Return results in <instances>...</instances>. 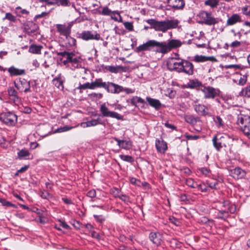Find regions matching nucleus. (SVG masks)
<instances>
[{
  "mask_svg": "<svg viewBox=\"0 0 250 250\" xmlns=\"http://www.w3.org/2000/svg\"><path fill=\"white\" fill-rule=\"evenodd\" d=\"M182 45L180 40L172 39L167 42H159L155 40H149L146 43L138 46L136 50L137 52L144 51H150L152 48L155 47L154 51L156 53L163 55L167 54L173 49L179 47Z\"/></svg>",
  "mask_w": 250,
  "mask_h": 250,
  "instance_id": "nucleus-1",
  "label": "nucleus"
},
{
  "mask_svg": "<svg viewBox=\"0 0 250 250\" xmlns=\"http://www.w3.org/2000/svg\"><path fill=\"white\" fill-rule=\"evenodd\" d=\"M167 66L170 71H175L178 73L183 72L188 75L193 74V64L188 61L180 58H171L167 62Z\"/></svg>",
  "mask_w": 250,
  "mask_h": 250,
  "instance_id": "nucleus-2",
  "label": "nucleus"
},
{
  "mask_svg": "<svg viewBox=\"0 0 250 250\" xmlns=\"http://www.w3.org/2000/svg\"><path fill=\"white\" fill-rule=\"evenodd\" d=\"M146 22L151 25L150 28L154 29L157 31L166 32L169 29L176 28L179 23L178 20H167L165 21H158L155 19H151L146 21Z\"/></svg>",
  "mask_w": 250,
  "mask_h": 250,
  "instance_id": "nucleus-3",
  "label": "nucleus"
},
{
  "mask_svg": "<svg viewBox=\"0 0 250 250\" xmlns=\"http://www.w3.org/2000/svg\"><path fill=\"white\" fill-rule=\"evenodd\" d=\"M237 124L244 134L250 139V117L242 114L238 116Z\"/></svg>",
  "mask_w": 250,
  "mask_h": 250,
  "instance_id": "nucleus-4",
  "label": "nucleus"
},
{
  "mask_svg": "<svg viewBox=\"0 0 250 250\" xmlns=\"http://www.w3.org/2000/svg\"><path fill=\"white\" fill-rule=\"evenodd\" d=\"M197 16L200 20L199 23L208 25L217 24L219 22V19L213 17L211 12H207L205 11H201Z\"/></svg>",
  "mask_w": 250,
  "mask_h": 250,
  "instance_id": "nucleus-5",
  "label": "nucleus"
},
{
  "mask_svg": "<svg viewBox=\"0 0 250 250\" xmlns=\"http://www.w3.org/2000/svg\"><path fill=\"white\" fill-rule=\"evenodd\" d=\"M57 54L58 56L62 57L61 58V60H62V58H66V59L62 62L64 65H66L68 63L70 62L73 65H74L75 68L78 67L79 60L78 58L74 57L75 54L73 52L64 51L63 52H57Z\"/></svg>",
  "mask_w": 250,
  "mask_h": 250,
  "instance_id": "nucleus-6",
  "label": "nucleus"
},
{
  "mask_svg": "<svg viewBox=\"0 0 250 250\" xmlns=\"http://www.w3.org/2000/svg\"><path fill=\"white\" fill-rule=\"evenodd\" d=\"M100 111L103 117H110L116 119L118 120H123V116L114 111H110L105 104H103L100 105Z\"/></svg>",
  "mask_w": 250,
  "mask_h": 250,
  "instance_id": "nucleus-7",
  "label": "nucleus"
},
{
  "mask_svg": "<svg viewBox=\"0 0 250 250\" xmlns=\"http://www.w3.org/2000/svg\"><path fill=\"white\" fill-rule=\"evenodd\" d=\"M14 85L20 92H31L30 82L24 79H20L18 83L14 82Z\"/></svg>",
  "mask_w": 250,
  "mask_h": 250,
  "instance_id": "nucleus-8",
  "label": "nucleus"
},
{
  "mask_svg": "<svg viewBox=\"0 0 250 250\" xmlns=\"http://www.w3.org/2000/svg\"><path fill=\"white\" fill-rule=\"evenodd\" d=\"M202 91L206 99H213L218 95L219 93V90L210 86L204 87Z\"/></svg>",
  "mask_w": 250,
  "mask_h": 250,
  "instance_id": "nucleus-9",
  "label": "nucleus"
},
{
  "mask_svg": "<svg viewBox=\"0 0 250 250\" xmlns=\"http://www.w3.org/2000/svg\"><path fill=\"white\" fill-rule=\"evenodd\" d=\"M81 38L83 40L88 41L90 40H99L101 38L100 35L96 32L90 31H83L81 34Z\"/></svg>",
  "mask_w": 250,
  "mask_h": 250,
  "instance_id": "nucleus-10",
  "label": "nucleus"
},
{
  "mask_svg": "<svg viewBox=\"0 0 250 250\" xmlns=\"http://www.w3.org/2000/svg\"><path fill=\"white\" fill-rule=\"evenodd\" d=\"M71 27L72 25L70 23H69L68 25L60 24L56 25L57 30L59 32L60 34L65 37L70 35Z\"/></svg>",
  "mask_w": 250,
  "mask_h": 250,
  "instance_id": "nucleus-11",
  "label": "nucleus"
},
{
  "mask_svg": "<svg viewBox=\"0 0 250 250\" xmlns=\"http://www.w3.org/2000/svg\"><path fill=\"white\" fill-rule=\"evenodd\" d=\"M1 118H3V121L7 124L12 125L17 120V116L13 113L6 112L1 114Z\"/></svg>",
  "mask_w": 250,
  "mask_h": 250,
  "instance_id": "nucleus-12",
  "label": "nucleus"
},
{
  "mask_svg": "<svg viewBox=\"0 0 250 250\" xmlns=\"http://www.w3.org/2000/svg\"><path fill=\"white\" fill-rule=\"evenodd\" d=\"M106 90L108 92L112 93H119L120 92L123 91L124 87L121 85L115 84L111 82L107 83Z\"/></svg>",
  "mask_w": 250,
  "mask_h": 250,
  "instance_id": "nucleus-13",
  "label": "nucleus"
},
{
  "mask_svg": "<svg viewBox=\"0 0 250 250\" xmlns=\"http://www.w3.org/2000/svg\"><path fill=\"white\" fill-rule=\"evenodd\" d=\"M169 6L175 9H182L185 6L184 0H167Z\"/></svg>",
  "mask_w": 250,
  "mask_h": 250,
  "instance_id": "nucleus-14",
  "label": "nucleus"
},
{
  "mask_svg": "<svg viewBox=\"0 0 250 250\" xmlns=\"http://www.w3.org/2000/svg\"><path fill=\"white\" fill-rule=\"evenodd\" d=\"M230 175L235 179H241L245 177L246 172L241 168L237 167L229 171Z\"/></svg>",
  "mask_w": 250,
  "mask_h": 250,
  "instance_id": "nucleus-15",
  "label": "nucleus"
},
{
  "mask_svg": "<svg viewBox=\"0 0 250 250\" xmlns=\"http://www.w3.org/2000/svg\"><path fill=\"white\" fill-rule=\"evenodd\" d=\"M113 139L117 142L118 146L122 149L129 150L132 147V143L130 141L121 140L116 137L113 138Z\"/></svg>",
  "mask_w": 250,
  "mask_h": 250,
  "instance_id": "nucleus-16",
  "label": "nucleus"
},
{
  "mask_svg": "<svg viewBox=\"0 0 250 250\" xmlns=\"http://www.w3.org/2000/svg\"><path fill=\"white\" fill-rule=\"evenodd\" d=\"M8 72L11 77L24 75L25 74V69H19L14 66L10 67L8 69Z\"/></svg>",
  "mask_w": 250,
  "mask_h": 250,
  "instance_id": "nucleus-17",
  "label": "nucleus"
},
{
  "mask_svg": "<svg viewBox=\"0 0 250 250\" xmlns=\"http://www.w3.org/2000/svg\"><path fill=\"white\" fill-rule=\"evenodd\" d=\"M193 61L197 62H203L207 61L216 62V59L213 56L207 57L203 55H195L194 57Z\"/></svg>",
  "mask_w": 250,
  "mask_h": 250,
  "instance_id": "nucleus-18",
  "label": "nucleus"
},
{
  "mask_svg": "<svg viewBox=\"0 0 250 250\" xmlns=\"http://www.w3.org/2000/svg\"><path fill=\"white\" fill-rule=\"evenodd\" d=\"M24 28L27 33H33L38 30V26L32 21H27L24 24Z\"/></svg>",
  "mask_w": 250,
  "mask_h": 250,
  "instance_id": "nucleus-19",
  "label": "nucleus"
},
{
  "mask_svg": "<svg viewBox=\"0 0 250 250\" xmlns=\"http://www.w3.org/2000/svg\"><path fill=\"white\" fill-rule=\"evenodd\" d=\"M242 21L241 17L238 14H233L228 18L227 21V25H233L236 23Z\"/></svg>",
  "mask_w": 250,
  "mask_h": 250,
  "instance_id": "nucleus-20",
  "label": "nucleus"
},
{
  "mask_svg": "<svg viewBox=\"0 0 250 250\" xmlns=\"http://www.w3.org/2000/svg\"><path fill=\"white\" fill-rule=\"evenodd\" d=\"M65 78L61 74H59L57 77L53 80V84L59 89L62 90L64 88L63 83Z\"/></svg>",
  "mask_w": 250,
  "mask_h": 250,
  "instance_id": "nucleus-21",
  "label": "nucleus"
},
{
  "mask_svg": "<svg viewBox=\"0 0 250 250\" xmlns=\"http://www.w3.org/2000/svg\"><path fill=\"white\" fill-rule=\"evenodd\" d=\"M155 146L157 151L161 153H165L167 149V143L162 140L157 139L155 142Z\"/></svg>",
  "mask_w": 250,
  "mask_h": 250,
  "instance_id": "nucleus-22",
  "label": "nucleus"
},
{
  "mask_svg": "<svg viewBox=\"0 0 250 250\" xmlns=\"http://www.w3.org/2000/svg\"><path fill=\"white\" fill-rule=\"evenodd\" d=\"M194 108L195 111L200 115L206 116L208 114V108L203 104H195Z\"/></svg>",
  "mask_w": 250,
  "mask_h": 250,
  "instance_id": "nucleus-23",
  "label": "nucleus"
},
{
  "mask_svg": "<svg viewBox=\"0 0 250 250\" xmlns=\"http://www.w3.org/2000/svg\"><path fill=\"white\" fill-rule=\"evenodd\" d=\"M149 239L153 244L158 246L162 242V235L159 232H151L149 234Z\"/></svg>",
  "mask_w": 250,
  "mask_h": 250,
  "instance_id": "nucleus-24",
  "label": "nucleus"
},
{
  "mask_svg": "<svg viewBox=\"0 0 250 250\" xmlns=\"http://www.w3.org/2000/svg\"><path fill=\"white\" fill-rule=\"evenodd\" d=\"M146 101L148 104L152 107L155 108V109L158 110L162 106V104L159 100L147 97L146 98Z\"/></svg>",
  "mask_w": 250,
  "mask_h": 250,
  "instance_id": "nucleus-25",
  "label": "nucleus"
},
{
  "mask_svg": "<svg viewBox=\"0 0 250 250\" xmlns=\"http://www.w3.org/2000/svg\"><path fill=\"white\" fill-rule=\"evenodd\" d=\"M100 124V119L98 118L97 119H92L85 122H83L81 124V126L83 128L88 127L91 126H94Z\"/></svg>",
  "mask_w": 250,
  "mask_h": 250,
  "instance_id": "nucleus-26",
  "label": "nucleus"
},
{
  "mask_svg": "<svg viewBox=\"0 0 250 250\" xmlns=\"http://www.w3.org/2000/svg\"><path fill=\"white\" fill-rule=\"evenodd\" d=\"M7 92L11 99L14 100L15 102L19 100V98L18 96V92L13 87H8Z\"/></svg>",
  "mask_w": 250,
  "mask_h": 250,
  "instance_id": "nucleus-27",
  "label": "nucleus"
},
{
  "mask_svg": "<svg viewBox=\"0 0 250 250\" xmlns=\"http://www.w3.org/2000/svg\"><path fill=\"white\" fill-rule=\"evenodd\" d=\"M223 207L227 208V211L230 213H234L236 211V206L234 205L231 204L229 201H224L223 202Z\"/></svg>",
  "mask_w": 250,
  "mask_h": 250,
  "instance_id": "nucleus-28",
  "label": "nucleus"
},
{
  "mask_svg": "<svg viewBox=\"0 0 250 250\" xmlns=\"http://www.w3.org/2000/svg\"><path fill=\"white\" fill-rule=\"evenodd\" d=\"M92 85L93 89L97 87H103L107 89V83L103 82L101 79H96L94 82H92Z\"/></svg>",
  "mask_w": 250,
  "mask_h": 250,
  "instance_id": "nucleus-29",
  "label": "nucleus"
},
{
  "mask_svg": "<svg viewBox=\"0 0 250 250\" xmlns=\"http://www.w3.org/2000/svg\"><path fill=\"white\" fill-rule=\"evenodd\" d=\"M42 47L41 45L32 44L29 46V52L33 54H40L41 53Z\"/></svg>",
  "mask_w": 250,
  "mask_h": 250,
  "instance_id": "nucleus-30",
  "label": "nucleus"
},
{
  "mask_svg": "<svg viewBox=\"0 0 250 250\" xmlns=\"http://www.w3.org/2000/svg\"><path fill=\"white\" fill-rule=\"evenodd\" d=\"M229 212L225 210H219L216 215V218L226 220L229 217Z\"/></svg>",
  "mask_w": 250,
  "mask_h": 250,
  "instance_id": "nucleus-31",
  "label": "nucleus"
},
{
  "mask_svg": "<svg viewBox=\"0 0 250 250\" xmlns=\"http://www.w3.org/2000/svg\"><path fill=\"white\" fill-rule=\"evenodd\" d=\"M29 155V152L25 149L21 150L18 153V156L20 159H27V157H28Z\"/></svg>",
  "mask_w": 250,
  "mask_h": 250,
  "instance_id": "nucleus-32",
  "label": "nucleus"
},
{
  "mask_svg": "<svg viewBox=\"0 0 250 250\" xmlns=\"http://www.w3.org/2000/svg\"><path fill=\"white\" fill-rule=\"evenodd\" d=\"M137 103H141L142 104H144L145 103V101L141 98V97L137 96H134L131 99V104L133 105H135L137 106Z\"/></svg>",
  "mask_w": 250,
  "mask_h": 250,
  "instance_id": "nucleus-33",
  "label": "nucleus"
},
{
  "mask_svg": "<svg viewBox=\"0 0 250 250\" xmlns=\"http://www.w3.org/2000/svg\"><path fill=\"white\" fill-rule=\"evenodd\" d=\"M220 0H207L205 1V5L209 6L211 8L216 7L219 2Z\"/></svg>",
  "mask_w": 250,
  "mask_h": 250,
  "instance_id": "nucleus-34",
  "label": "nucleus"
},
{
  "mask_svg": "<svg viewBox=\"0 0 250 250\" xmlns=\"http://www.w3.org/2000/svg\"><path fill=\"white\" fill-rule=\"evenodd\" d=\"M187 85L188 87L194 88L201 86L202 83L197 80H192L189 81Z\"/></svg>",
  "mask_w": 250,
  "mask_h": 250,
  "instance_id": "nucleus-35",
  "label": "nucleus"
},
{
  "mask_svg": "<svg viewBox=\"0 0 250 250\" xmlns=\"http://www.w3.org/2000/svg\"><path fill=\"white\" fill-rule=\"evenodd\" d=\"M185 121L191 124V125H195L196 124L198 121V118L194 117L193 115H186L185 117Z\"/></svg>",
  "mask_w": 250,
  "mask_h": 250,
  "instance_id": "nucleus-36",
  "label": "nucleus"
},
{
  "mask_svg": "<svg viewBox=\"0 0 250 250\" xmlns=\"http://www.w3.org/2000/svg\"><path fill=\"white\" fill-rule=\"evenodd\" d=\"M240 96L250 97V85L243 88L239 94Z\"/></svg>",
  "mask_w": 250,
  "mask_h": 250,
  "instance_id": "nucleus-37",
  "label": "nucleus"
},
{
  "mask_svg": "<svg viewBox=\"0 0 250 250\" xmlns=\"http://www.w3.org/2000/svg\"><path fill=\"white\" fill-rule=\"evenodd\" d=\"M16 13L19 16H21L22 15H27L29 14V12L27 10L25 9H22L21 7L19 6L16 7Z\"/></svg>",
  "mask_w": 250,
  "mask_h": 250,
  "instance_id": "nucleus-38",
  "label": "nucleus"
},
{
  "mask_svg": "<svg viewBox=\"0 0 250 250\" xmlns=\"http://www.w3.org/2000/svg\"><path fill=\"white\" fill-rule=\"evenodd\" d=\"M186 184L188 186L192 188H196L198 186V184L192 178L187 179L186 180Z\"/></svg>",
  "mask_w": 250,
  "mask_h": 250,
  "instance_id": "nucleus-39",
  "label": "nucleus"
},
{
  "mask_svg": "<svg viewBox=\"0 0 250 250\" xmlns=\"http://www.w3.org/2000/svg\"><path fill=\"white\" fill-rule=\"evenodd\" d=\"M65 38L67 40V44L69 46H73L76 44V40L75 39L70 37V35H68Z\"/></svg>",
  "mask_w": 250,
  "mask_h": 250,
  "instance_id": "nucleus-40",
  "label": "nucleus"
},
{
  "mask_svg": "<svg viewBox=\"0 0 250 250\" xmlns=\"http://www.w3.org/2000/svg\"><path fill=\"white\" fill-rule=\"evenodd\" d=\"M122 68L120 66H108L107 67V69L112 73H118L119 71Z\"/></svg>",
  "mask_w": 250,
  "mask_h": 250,
  "instance_id": "nucleus-41",
  "label": "nucleus"
},
{
  "mask_svg": "<svg viewBox=\"0 0 250 250\" xmlns=\"http://www.w3.org/2000/svg\"><path fill=\"white\" fill-rule=\"evenodd\" d=\"M56 4L62 6H68L70 5L69 0H57Z\"/></svg>",
  "mask_w": 250,
  "mask_h": 250,
  "instance_id": "nucleus-42",
  "label": "nucleus"
},
{
  "mask_svg": "<svg viewBox=\"0 0 250 250\" xmlns=\"http://www.w3.org/2000/svg\"><path fill=\"white\" fill-rule=\"evenodd\" d=\"M78 88L80 89H93V87L92 85V83H86L83 84H80L78 87Z\"/></svg>",
  "mask_w": 250,
  "mask_h": 250,
  "instance_id": "nucleus-43",
  "label": "nucleus"
},
{
  "mask_svg": "<svg viewBox=\"0 0 250 250\" xmlns=\"http://www.w3.org/2000/svg\"><path fill=\"white\" fill-rule=\"evenodd\" d=\"M213 145L214 147L217 149L219 150L220 148L222 147V143L217 140V138L216 137H214L212 139Z\"/></svg>",
  "mask_w": 250,
  "mask_h": 250,
  "instance_id": "nucleus-44",
  "label": "nucleus"
},
{
  "mask_svg": "<svg viewBox=\"0 0 250 250\" xmlns=\"http://www.w3.org/2000/svg\"><path fill=\"white\" fill-rule=\"evenodd\" d=\"M119 156L124 161L131 163L134 161L133 157L129 155H120Z\"/></svg>",
  "mask_w": 250,
  "mask_h": 250,
  "instance_id": "nucleus-45",
  "label": "nucleus"
},
{
  "mask_svg": "<svg viewBox=\"0 0 250 250\" xmlns=\"http://www.w3.org/2000/svg\"><path fill=\"white\" fill-rule=\"evenodd\" d=\"M214 121L216 124L217 126L219 127L224 125L223 121L222 118L219 116H217L215 118H214Z\"/></svg>",
  "mask_w": 250,
  "mask_h": 250,
  "instance_id": "nucleus-46",
  "label": "nucleus"
},
{
  "mask_svg": "<svg viewBox=\"0 0 250 250\" xmlns=\"http://www.w3.org/2000/svg\"><path fill=\"white\" fill-rule=\"evenodd\" d=\"M199 171L203 175L209 176L211 171L207 167H202L199 169Z\"/></svg>",
  "mask_w": 250,
  "mask_h": 250,
  "instance_id": "nucleus-47",
  "label": "nucleus"
},
{
  "mask_svg": "<svg viewBox=\"0 0 250 250\" xmlns=\"http://www.w3.org/2000/svg\"><path fill=\"white\" fill-rule=\"evenodd\" d=\"M100 13L103 15L109 16L111 14H113V11L109 9L107 7H104L102 11Z\"/></svg>",
  "mask_w": 250,
  "mask_h": 250,
  "instance_id": "nucleus-48",
  "label": "nucleus"
},
{
  "mask_svg": "<svg viewBox=\"0 0 250 250\" xmlns=\"http://www.w3.org/2000/svg\"><path fill=\"white\" fill-rule=\"evenodd\" d=\"M3 19H7L11 21H15L16 18L12 14L10 13H6L5 18Z\"/></svg>",
  "mask_w": 250,
  "mask_h": 250,
  "instance_id": "nucleus-49",
  "label": "nucleus"
},
{
  "mask_svg": "<svg viewBox=\"0 0 250 250\" xmlns=\"http://www.w3.org/2000/svg\"><path fill=\"white\" fill-rule=\"evenodd\" d=\"M0 203H1L2 206L6 207H14V205L10 202L7 201L6 200L3 198H0Z\"/></svg>",
  "mask_w": 250,
  "mask_h": 250,
  "instance_id": "nucleus-50",
  "label": "nucleus"
},
{
  "mask_svg": "<svg viewBox=\"0 0 250 250\" xmlns=\"http://www.w3.org/2000/svg\"><path fill=\"white\" fill-rule=\"evenodd\" d=\"M242 10L243 14L250 17V6H246L242 8Z\"/></svg>",
  "mask_w": 250,
  "mask_h": 250,
  "instance_id": "nucleus-51",
  "label": "nucleus"
},
{
  "mask_svg": "<svg viewBox=\"0 0 250 250\" xmlns=\"http://www.w3.org/2000/svg\"><path fill=\"white\" fill-rule=\"evenodd\" d=\"M124 25L126 29L130 31L133 30V25L131 22H125L124 23Z\"/></svg>",
  "mask_w": 250,
  "mask_h": 250,
  "instance_id": "nucleus-52",
  "label": "nucleus"
},
{
  "mask_svg": "<svg viewBox=\"0 0 250 250\" xmlns=\"http://www.w3.org/2000/svg\"><path fill=\"white\" fill-rule=\"evenodd\" d=\"M41 196L43 199H48L51 195L47 191L44 190L41 192Z\"/></svg>",
  "mask_w": 250,
  "mask_h": 250,
  "instance_id": "nucleus-53",
  "label": "nucleus"
},
{
  "mask_svg": "<svg viewBox=\"0 0 250 250\" xmlns=\"http://www.w3.org/2000/svg\"><path fill=\"white\" fill-rule=\"evenodd\" d=\"M117 193L114 194L115 196L118 197L120 198L123 201H125L126 200V199H127V197L125 195H123V194L119 193L118 192V191L117 190Z\"/></svg>",
  "mask_w": 250,
  "mask_h": 250,
  "instance_id": "nucleus-54",
  "label": "nucleus"
},
{
  "mask_svg": "<svg viewBox=\"0 0 250 250\" xmlns=\"http://www.w3.org/2000/svg\"><path fill=\"white\" fill-rule=\"evenodd\" d=\"M49 12H42L41 14L37 15L34 17V20H37L38 19L41 18L42 17H45L47 16L49 14Z\"/></svg>",
  "mask_w": 250,
  "mask_h": 250,
  "instance_id": "nucleus-55",
  "label": "nucleus"
},
{
  "mask_svg": "<svg viewBox=\"0 0 250 250\" xmlns=\"http://www.w3.org/2000/svg\"><path fill=\"white\" fill-rule=\"evenodd\" d=\"M96 192L95 189H91L87 193V196L91 198L96 197Z\"/></svg>",
  "mask_w": 250,
  "mask_h": 250,
  "instance_id": "nucleus-56",
  "label": "nucleus"
},
{
  "mask_svg": "<svg viewBox=\"0 0 250 250\" xmlns=\"http://www.w3.org/2000/svg\"><path fill=\"white\" fill-rule=\"evenodd\" d=\"M241 42H240L235 41L230 44V46L231 48H236L240 46Z\"/></svg>",
  "mask_w": 250,
  "mask_h": 250,
  "instance_id": "nucleus-57",
  "label": "nucleus"
},
{
  "mask_svg": "<svg viewBox=\"0 0 250 250\" xmlns=\"http://www.w3.org/2000/svg\"><path fill=\"white\" fill-rule=\"evenodd\" d=\"M40 2H45L48 5H55L57 0H39Z\"/></svg>",
  "mask_w": 250,
  "mask_h": 250,
  "instance_id": "nucleus-58",
  "label": "nucleus"
},
{
  "mask_svg": "<svg viewBox=\"0 0 250 250\" xmlns=\"http://www.w3.org/2000/svg\"><path fill=\"white\" fill-rule=\"evenodd\" d=\"M247 77L245 76H243L242 77H241L239 80L238 84L240 85H244L247 82Z\"/></svg>",
  "mask_w": 250,
  "mask_h": 250,
  "instance_id": "nucleus-59",
  "label": "nucleus"
},
{
  "mask_svg": "<svg viewBox=\"0 0 250 250\" xmlns=\"http://www.w3.org/2000/svg\"><path fill=\"white\" fill-rule=\"evenodd\" d=\"M21 111L23 113L29 114L31 113L32 109L29 107L26 106L21 108Z\"/></svg>",
  "mask_w": 250,
  "mask_h": 250,
  "instance_id": "nucleus-60",
  "label": "nucleus"
},
{
  "mask_svg": "<svg viewBox=\"0 0 250 250\" xmlns=\"http://www.w3.org/2000/svg\"><path fill=\"white\" fill-rule=\"evenodd\" d=\"M199 189H200L202 191L205 192L206 191L207 189L206 186L204 184H198L197 187Z\"/></svg>",
  "mask_w": 250,
  "mask_h": 250,
  "instance_id": "nucleus-61",
  "label": "nucleus"
},
{
  "mask_svg": "<svg viewBox=\"0 0 250 250\" xmlns=\"http://www.w3.org/2000/svg\"><path fill=\"white\" fill-rule=\"evenodd\" d=\"M94 217L99 222H102L104 220V218L102 215H94Z\"/></svg>",
  "mask_w": 250,
  "mask_h": 250,
  "instance_id": "nucleus-62",
  "label": "nucleus"
},
{
  "mask_svg": "<svg viewBox=\"0 0 250 250\" xmlns=\"http://www.w3.org/2000/svg\"><path fill=\"white\" fill-rule=\"evenodd\" d=\"M59 221L60 222V226L65 229H68L69 228V226L65 222L60 220Z\"/></svg>",
  "mask_w": 250,
  "mask_h": 250,
  "instance_id": "nucleus-63",
  "label": "nucleus"
},
{
  "mask_svg": "<svg viewBox=\"0 0 250 250\" xmlns=\"http://www.w3.org/2000/svg\"><path fill=\"white\" fill-rule=\"evenodd\" d=\"M170 221L176 226H178L179 224V220L174 217L170 218Z\"/></svg>",
  "mask_w": 250,
  "mask_h": 250,
  "instance_id": "nucleus-64",
  "label": "nucleus"
}]
</instances>
